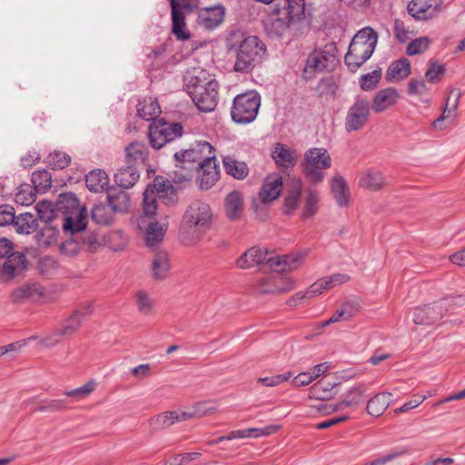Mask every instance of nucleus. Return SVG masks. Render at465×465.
<instances>
[{
	"mask_svg": "<svg viewBox=\"0 0 465 465\" xmlns=\"http://www.w3.org/2000/svg\"><path fill=\"white\" fill-rule=\"evenodd\" d=\"M213 214L208 203L193 202L185 210L180 226L179 239L185 246L197 244L210 231Z\"/></svg>",
	"mask_w": 465,
	"mask_h": 465,
	"instance_id": "1",
	"label": "nucleus"
},
{
	"mask_svg": "<svg viewBox=\"0 0 465 465\" xmlns=\"http://www.w3.org/2000/svg\"><path fill=\"white\" fill-rule=\"evenodd\" d=\"M184 86L197 108L204 113L212 112L218 103V82L205 70L193 68L184 75Z\"/></svg>",
	"mask_w": 465,
	"mask_h": 465,
	"instance_id": "2",
	"label": "nucleus"
},
{
	"mask_svg": "<svg viewBox=\"0 0 465 465\" xmlns=\"http://www.w3.org/2000/svg\"><path fill=\"white\" fill-rule=\"evenodd\" d=\"M304 0H280L275 5L274 13L277 17L269 18L265 24V31L270 37H282L291 24L299 22L305 15Z\"/></svg>",
	"mask_w": 465,
	"mask_h": 465,
	"instance_id": "3",
	"label": "nucleus"
},
{
	"mask_svg": "<svg viewBox=\"0 0 465 465\" xmlns=\"http://www.w3.org/2000/svg\"><path fill=\"white\" fill-rule=\"evenodd\" d=\"M378 42V34L364 27L353 36L344 61L351 72H356L372 55Z\"/></svg>",
	"mask_w": 465,
	"mask_h": 465,
	"instance_id": "4",
	"label": "nucleus"
},
{
	"mask_svg": "<svg viewBox=\"0 0 465 465\" xmlns=\"http://www.w3.org/2000/svg\"><path fill=\"white\" fill-rule=\"evenodd\" d=\"M56 212L63 214V230L84 231L87 226V209L80 206L76 195L73 193H62L55 202Z\"/></svg>",
	"mask_w": 465,
	"mask_h": 465,
	"instance_id": "5",
	"label": "nucleus"
},
{
	"mask_svg": "<svg viewBox=\"0 0 465 465\" xmlns=\"http://www.w3.org/2000/svg\"><path fill=\"white\" fill-rule=\"evenodd\" d=\"M266 53L265 45L255 35L245 37L235 49L233 69L237 73H249L257 66Z\"/></svg>",
	"mask_w": 465,
	"mask_h": 465,
	"instance_id": "6",
	"label": "nucleus"
},
{
	"mask_svg": "<svg viewBox=\"0 0 465 465\" xmlns=\"http://www.w3.org/2000/svg\"><path fill=\"white\" fill-rule=\"evenodd\" d=\"M302 171L306 180L317 185L324 179V171L331 166V159L325 148H311L304 153Z\"/></svg>",
	"mask_w": 465,
	"mask_h": 465,
	"instance_id": "7",
	"label": "nucleus"
},
{
	"mask_svg": "<svg viewBox=\"0 0 465 465\" xmlns=\"http://www.w3.org/2000/svg\"><path fill=\"white\" fill-rule=\"evenodd\" d=\"M261 106V96L256 91H250L235 96L231 116L237 124H250L257 116Z\"/></svg>",
	"mask_w": 465,
	"mask_h": 465,
	"instance_id": "8",
	"label": "nucleus"
},
{
	"mask_svg": "<svg viewBox=\"0 0 465 465\" xmlns=\"http://www.w3.org/2000/svg\"><path fill=\"white\" fill-rule=\"evenodd\" d=\"M64 233L69 234V238L63 242L59 247L62 254L74 257L77 255L82 249L89 252H94L101 246L97 236L92 232L64 230Z\"/></svg>",
	"mask_w": 465,
	"mask_h": 465,
	"instance_id": "9",
	"label": "nucleus"
},
{
	"mask_svg": "<svg viewBox=\"0 0 465 465\" xmlns=\"http://www.w3.org/2000/svg\"><path fill=\"white\" fill-rule=\"evenodd\" d=\"M463 301L461 296L448 297L432 304L418 307L413 312V322L416 324L431 325L440 321L450 307L462 305Z\"/></svg>",
	"mask_w": 465,
	"mask_h": 465,
	"instance_id": "10",
	"label": "nucleus"
},
{
	"mask_svg": "<svg viewBox=\"0 0 465 465\" xmlns=\"http://www.w3.org/2000/svg\"><path fill=\"white\" fill-rule=\"evenodd\" d=\"M214 149L210 143L199 141L193 143L189 149L174 153V162L182 163L194 171L201 168L212 159H214Z\"/></svg>",
	"mask_w": 465,
	"mask_h": 465,
	"instance_id": "11",
	"label": "nucleus"
},
{
	"mask_svg": "<svg viewBox=\"0 0 465 465\" xmlns=\"http://www.w3.org/2000/svg\"><path fill=\"white\" fill-rule=\"evenodd\" d=\"M183 134V126L180 123L157 120L151 123L148 130L150 144L154 149H161Z\"/></svg>",
	"mask_w": 465,
	"mask_h": 465,
	"instance_id": "12",
	"label": "nucleus"
},
{
	"mask_svg": "<svg viewBox=\"0 0 465 465\" xmlns=\"http://www.w3.org/2000/svg\"><path fill=\"white\" fill-rule=\"evenodd\" d=\"M335 46L331 45L325 49H315L312 52L306 61V65L302 72V77L309 81L317 72L331 70L336 62V56L333 54Z\"/></svg>",
	"mask_w": 465,
	"mask_h": 465,
	"instance_id": "13",
	"label": "nucleus"
},
{
	"mask_svg": "<svg viewBox=\"0 0 465 465\" xmlns=\"http://www.w3.org/2000/svg\"><path fill=\"white\" fill-rule=\"evenodd\" d=\"M370 102L362 96H357L348 109L344 127L348 133L359 131L364 127L370 115Z\"/></svg>",
	"mask_w": 465,
	"mask_h": 465,
	"instance_id": "14",
	"label": "nucleus"
},
{
	"mask_svg": "<svg viewBox=\"0 0 465 465\" xmlns=\"http://www.w3.org/2000/svg\"><path fill=\"white\" fill-rule=\"evenodd\" d=\"M169 187H173L169 180L157 176L153 184L145 188L143 193V213L145 216L153 217L157 210L156 196L168 191Z\"/></svg>",
	"mask_w": 465,
	"mask_h": 465,
	"instance_id": "15",
	"label": "nucleus"
},
{
	"mask_svg": "<svg viewBox=\"0 0 465 465\" xmlns=\"http://www.w3.org/2000/svg\"><path fill=\"white\" fill-rule=\"evenodd\" d=\"M28 267V261L24 252L11 253L3 262H0V281L8 282L22 273Z\"/></svg>",
	"mask_w": 465,
	"mask_h": 465,
	"instance_id": "16",
	"label": "nucleus"
},
{
	"mask_svg": "<svg viewBox=\"0 0 465 465\" xmlns=\"http://www.w3.org/2000/svg\"><path fill=\"white\" fill-rule=\"evenodd\" d=\"M440 6V0H411L408 5V13L416 20L432 18Z\"/></svg>",
	"mask_w": 465,
	"mask_h": 465,
	"instance_id": "17",
	"label": "nucleus"
},
{
	"mask_svg": "<svg viewBox=\"0 0 465 465\" xmlns=\"http://www.w3.org/2000/svg\"><path fill=\"white\" fill-rule=\"evenodd\" d=\"M148 217L143 215H140L135 220L133 221L134 223L136 224L139 230L146 229V244L149 247H153L158 244L163 239L164 233L166 232V225L160 224L159 223H146V219Z\"/></svg>",
	"mask_w": 465,
	"mask_h": 465,
	"instance_id": "18",
	"label": "nucleus"
},
{
	"mask_svg": "<svg viewBox=\"0 0 465 465\" xmlns=\"http://www.w3.org/2000/svg\"><path fill=\"white\" fill-rule=\"evenodd\" d=\"M224 15L222 5L203 8L197 15L196 24L206 30H213L223 22Z\"/></svg>",
	"mask_w": 465,
	"mask_h": 465,
	"instance_id": "19",
	"label": "nucleus"
},
{
	"mask_svg": "<svg viewBox=\"0 0 465 465\" xmlns=\"http://www.w3.org/2000/svg\"><path fill=\"white\" fill-rule=\"evenodd\" d=\"M171 6L172 34L179 41L191 38V33L186 27L185 14L178 10L176 0H169Z\"/></svg>",
	"mask_w": 465,
	"mask_h": 465,
	"instance_id": "20",
	"label": "nucleus"
},
{
	"mask_svg": "<svg viewBox=\"0 0 465 465\" xmlns=\"http://www.w3.org/2000/svg\"><path fill=\"white\" fill-rule=\"evenodd\" d=\"M198 173V183L201 190H209L218 181L220 172L216 163V158L207 161L201 168L196 170Z\"/></svg>",
	"mask_w": 465,
	"mask_h": 465,
	"instance_id": "21",
	"label": "nucleus"
},
{
	"mask_svg": "<svg viewBox=\"0 0 465 465\" xmlns=\"http://www.w3.org/2000/svg\"><path fill=\"white\" fill-rule=\"evenodd\" d=\"M282 188V178L278 174L269 175L265 178L259 193L260 200L263 203L276 200Z\"/></svg>",
	"mask_w": 465,
	"mask_h": 465,
	"instance_id": "22",
	"label": "nucleus"
},
{
	"mask_svg": "<svg viewBox=\"0 0 465 465\" xmlns=\"http://www.w3.org/2000/svg\"><path fill=\"white\" fill-rule=\"evenodd\" d=\"M125 164L134 165L138 170L148 158L147 146L142 142H133L125 147Z\"/></svg>",
	"mask_w": 465,
	"mask_h": 465,
	"instance_id": "23",
	"label": "nucleus"
},
{
	"mask_svg": "<svg viewBox=\"0 0 465 465\" xmlns=\"http://www.w3.org/2000/svg\"><path fill=\"white\" fill-rule=\"evenodd\" d=\"M272 157L278 166L286 169L292 168L297 163V154L294 150L287 145L277 143L272 151Z\"/></svg>",
	"mask_w": 465,
	"mask_h": 465,
	"instance_id": "24",
	"label": "nucleus"
},
{
	"mask_svg": "<svg viewBox=\"0 0 465 465\" xmlns=\"http://www.w3.org/2000/svg\"><path fill=\"white\" fill-rule=\"evenodd\" d=\"M340 382L322 379L309 389V397L319 401H328L337 394L335 390Z\"/></svg>",
	"mask_w": 465,
	"mask_h": 465,
	"instance_id": "25",
	"label": "nucleus"
},
{
	"mask_svg": "<svg viewBox=\"0 0 465 465\" xmlns=\"http://www.w3.org/2000/svg\"><path fill=\"white\" fill-rule=\"evenodd\" d=\"M302 192V182L300 179L293 180L292 184L287 190L285 196L282 213L285 215L291 216L298 208Z\"/></svg>",
	"mask_w": 465,
	"mask_h": 465,
	"instance_id": "26",
	"label": "nucleus"
},
{
	"mask_svg": "<svg viewBox=\"0 0 465 465\" xmlns=\"http://www.w3.org/2000/svg\"><path fill=\"white\" fill-rule=\"evenodd\" d=\"M107 201L113 213H124L130 207L129 193L121 187L107 190Z\"/></svg>",
	"mask_w": 465,
	"mask_h": 465,
	"instance_id": "27",
	"label": "nucleus"
},
{
	"mask_svg": "<svg viewBox=\"0 0 465 465\" xmlns=\"http://www.w3.org/2000/svg\"><path fill=\"white\" fill-rule=\"evenodd\" d=\"M83 320L74 312L71 316L67 318L65 321L63 328L53 333L52 335L48 336L44 340V343L46 346H53L60 341V337L62 335L69 336L72 335L81 325Z\"/></svg>",
	"mask_w": 465,
	"mask_h": 465,
	"instance_id": "28",
	"label": "nucleus"
},
{
	"mask_svg": "<svg viewBox=\"0 0 465 465\" xmlns=\"http://www.w3.org/2000/svg\"><path fill=\"white\" fill-rule=\"evenodd\" d=\"M359 184L364 189L377 192L381 191L387 184L385 175L379 170L369 169L361 175Z\"/></svg>",
	"mask_w": 465,
	"mask_h": 465,
	"instance_id": "29",
	"label": "nucleus"
},
{
	"mask_svg": "<svg viewBox=\"0 0 465 465\" xmlns=\"http://www.w3.org/2000/svg\"><path fill=\"white\" fill-rule=\"evenodd\" d=\"M169 254L165 251H159L153 254L152 259V277L156 281L164 280L170 272Z\"/></svg>",
	"mask_w": 465,
	"mask_h": 465,
	"instance_id": "30",
	"label": "nucleus"
},
{
	"mask_svg": "<svg viewBox=\"0 0 465 465\" xmlns=\"http://www.w3.org/2000/svg\"><path fill=\"white\" fill-rule=\"evenodd\" d=\"M224 210L229 220H239L243 211V199L242 193L237 191L230 193L224 201Z\"/></svg>",
	"mask_w": 465,
	"mask_h": 465,
	"instance_id": "31",
	"label": "nucleus"
},
{
	"mask_svg": "<svg viewBox=\"0 0 465 465\" xmlns=\"http://www.w3.org/2000/svg\"><path fill=\"white\" fill-rule=\"evenodd\" d=\"M140 177L139 170L134 165L126 164L114 173V182L123 189L133 187Z\"/></svg>",
	"mask_w": 465,
	"mask_h": 465,
	"instance_id": "32",
	"label": "nucleus"
},
{
	"mask_svg": "<svg viewBox=\"0 0 465 465\" xmlns=\"http://www.w3.org/2000/svg\"><path fill=\"white\" fill-rule=\"evenodd\" d=\"M399 94L395 88L389 87L379 91L373 97L372 109L375 113H381L393 105L397 102Z\"/></svg>",
	"mask_w": 465,
	"mask_h": 465,
	"instance_id": "33",
	"label": "nucleus"
},
{
	"mask_svg": "<svg viewBox=\"0 0 465 465\" xmlns=\"http://www.w3.org/2000/svg\"><path fill=\"white\" fill-rule=\"evenodd\" d=\"M331 193L340 207H346L350 203V191L346 181L340 175L334 176L331 181Z\"/></svg>",
	"mask_w": 465,
	"mask_h": 465,
	"instance_id": "34",
	"label": "nucleus"
},
{
	"mask_svg": "<svg viewBox=\"0 0 465 465\" xmlns=\"http://www.w3.org/2000/svg\"><path fill=\"white\" fill-rule=\"evenodd\" d=\"M161 114V107L157 99L148 97L137 104V115L145 121H157L155 118Z\"/></svg>",
	"mask_w": 465,
	"mask_h": 465,
	"instance_id": "35",
	"label": "nucleus"
},
{
	"mask_svg": "<svg viewBox=\"0 0 465 465\" xmlns=\"http://www.w3.org/2000/svg\"><path fill=\"white\" fill-rule=\"evenodd\" d=\"M391 398L392 394L390 392H381L373 396L366 406L368 414L374 417L381 416L391 404Z\"/></svg>",
	"mask_w": 465,
	"mask_h": 465,
	"instance_id": "36",
	"label": "nucleus"
},
{
	"mask_svg": "<svg viewBox=\"0 0 465 465\" xmlns=\"http://www.w3.org/2000/svg\"><path fill=\"white\" fill-rule=\"evenodd\" d=\"M85 183L89 191L94 193L102 192L107 189L109 177L104 170L95 169L86 174Z\"/></svg>",
	"mask_w": 465,
	"mask_h": 465,
	"instance_id": "37",
	"label": "nucleus"
},
{
	"mask_svg": "<svg viewBox=\"0 0 465 465\" xmlns=\"http://www.w3.org/2000/svg\"><path fill=\"white\" fill-rule=\"evenodd\" d=\"M17 233L30 234L38 227V222L35 216L30 213H24L15 215V221L13 223Z\"/></svg>",
	"mask_w": 465,
	"mask_h": 465,
	"instance_id": "38",
	"label": "nucleus"
},
{
	"mask_svg": "<svg viewBox=\"0 0 465 465\" xmlns=\"http://www.w3.org/2000/svg\"><path fill=\"white\" fill-rule=\"evenodd\" d=\"M411 74V64L407 58H401L393 62L386 72V79L389 82L401 80Z\"/></svg>",
	"mask_w": 465,
	"mask_h": 465,
	"instance_id": "39",
	"label": "nucleus"
},
{
	"mask_svg": "<svg viewBox=\"0 0 465 465\" xmlns=\"http://www.w3.org/2000/svg\"><path fill=\"white\" fill-rule=\"evenodd\" d=\"M223 167L227 174L241 180L248 175V167L244 162L238 161L227 155L223 160Z\"/></svg>",
	"mask_w": 465,
	"mask_h": 465,
	"instance_id": "40",
	"label": "nucleus"
},
{
	"mask_svg": "<svg viewBox=\"0 0 465 465\" xmlns=\"http://www.w3.org/2000/svg\"><path fill=\"white\" fill-rule=\"evenodd\" d=\"M40 294H42V290L38 283H27L14 290L11 297L15 302L19 303Z\"/></svg>",
	"mask_w": 465,
	"mask_h": 465,
	"instance_id": "41",
	"label": "nucleus"
},
{
	"mask_svg": "<svg viewBox=\"0 0 465 465\" xmlns=\"http://www.w3.org/2000/svg\"><path fill=\"white\" fill-rule=\"evenodd\" d=\"M59 235V229L57 226L45 223L35 235L36 242L39 246H50L56 242Z\"/></svg>",
	"mask_w": 465,
	"mask_h": 465,
	"instance_id": "42",
	"label": "nucleus"
},
{
	"mask_svg": "<svg viewBox=\"0 0 465 465\" xmlns=\"http://www.w3.org/2000/svg\"><path fill=\"white\" fill-rule=\"evenodd\" d=\"M195 172L185 164L175 162L174 170L170 174V178L173 183L184 186L192 181Z\"/></svg>",
	"mask_w": 465,
	"mask_h": 465,
	"instance_id": "43",
	"label": "nucleus"
},
{
	"mask_svg": "<svg viewBox=\"0 0 465 465\" xmlns=\"http://www.w3.org/2000/svg\"><path fill=\"white\" fill-rule=\"evenodd\" d=\"M365 392L366 387L364 385H359L351 389L344 394L342 404L346 408H356L364 401Z\"/></svg>",
	"mask_w": 465,
	"mask_h": 465,
	"instance_id": "44",
	"label": "nucleus"
},
{
	"mask_svg": "<svg viewBox=\"0 0 465 465\" xmlns=\"http://www.w3.org/2000/svg\"><path fill=\"white\" fill-rule=\"evenodd\" d=\"M113 213L109 206L100 203L92 208L91 218L97 224H109L113 221Z\"/></svg>",
	"mask_w": 465,
	"mask_h": 465,
	"instance_id": "45",
	"label": "nucleus"
},
{
	"mask_svg": "<svg viewBox=\"0 0 465 465\" xmlns=\"http://www.w3.org/2000/svg\"><path fill=\"white\" fill-rule=\"evenodd\" d=\"M177 411H168L153 417L150 420V426L153 430L168 428L177 422Z\"/></svg>",
	"mask_w": 465,
	"mask_h": 465,
	"instance_id": "46",
	"label": "nucleus"
},
{
	"mask_svg": "<svg viewBox=\"0 0 465 465\" xmlns=\"http://www.w3.org/2000/svg\"><path fill=\"white\" fill-rule=\"evenodd\" d=\"M70 163L71 157L67 153L59 151H54L46 157V164L52 169H64Z\"/></svg>",
	"mask_w": 465,
	"mask_h": 465,
	"instance_id": "47",
	"label": "nucleus"
},
{
	"mask_svg": "<svg viewBox=\"0 0 465 465\" xmlns=\"http://www.w3.org/2000/svg\"><path fill=\"white\" fill-rule=\"evenodd\" d=\"M318 202V192L313 189H308L305 205L302 213V219L310 218L316 213Z\"/></svg>",
	"mask_w": 465,
	"mask_h": 465,
	"instance_id": "48",
	"label": "nucleus"
},
{
	"mask_svg": "<svg viewBox=\"0 0 465 465\" xmlns=\"http://www.w3.org/2000/svg\"><path fill=\"white\" fill-rule=\"evenodd\" d=\"M136 306L140 313L151 315L153 313V303L148 293L144 291H138L135 294Z\"/></svg>",
	"mask_w": 465,
	"mask_h": 465,
	"instance_id": "49",
	"label": "nucleus"
},
{
	"mask_svg": "<svg viewBox=\"0 0 465 465\" xmlns=\"http://www.w3.org/2000/svg\"><path fill=\"white\" fill-rule=\"evenodd\" d=\"M95 388L96 382L94 380H91L79 388L64 391V394L76 400H83L88 397Z\"/></svg>",
	"mask_w": 465,
	"mask_h": 465,
	"instance_id": "50",
	"label": "nucleus"
},
{
	"mask_svg": "<svg viewBox=\"0 0 465 465\" xmlns=\"http://www.w3.org/2000/svg\"><path fill=\"white\" fill-rule=\"evenodd\" d=\"M337 86L332 78L321 80L316 87L318 96L321 98H333L336 94Z\"/></svg>",
	"mask_w": 465,
	"mask_h": 465,
	"instance_id": "51",
	"label": "nucleus"
},
{
	"mask_svg": "<svg viewBox=\"0 0 465 465\" xmlns=\"http://www.w3.org/2000/svg\"><path fill=\"white\" fill-rule=\"evenodd\" d=\"M36 211L40 220L45 223H48L55 217L54 210L51 202L42 201L36 204Z\"/></svg>",
	"mask_w": 465,
	"mask_h": 465,
	"instance_id": "52",
	"label": "nucleus"
},
{
	"mask_svg": "<svg viewBox=\"0 0 465 465\" xmlns=\"http://www.w3.org/2000/svg\"><path fill=\"white\" fill-rule=\"evenodd\" d=\"M381 76V70H374L369 74L362 75L360 79L361 88L368 91L373 89Z\"/></svg>",
	"mask_w": 465,
	"mask_h": 465,
	"instance_id": "53",
	"label": "nucleus"
},
{
	"mask_svg": "<svg viewBox=\"0 0 465 465\" xmlns=\"http://www.w3.org/2000/svg\"><path fill=\"white\" fill-rule=\"evenodd\" d=\"M32 182L36 188L45 189L51 187V174L46 170H41L33 173Z\"/></svg>",
	"mask_w": 465,
	"mask_h": 465,
	"instance_id": "54",
	"label": "nucleus"
},
{
	"mask_svg": "<svg viewBox=\"0 0 465 465\" xmlns=\"http://www.w3.org/2000/svg\"><path fill=\"white\" fill-rule=\"evenodd\" d=\"M429 39L427 37H420L412 40L406 48L408 55H415L423 53L429 47Z\"/></svg>",
	"mask_w": 465,
	"mask_h": 465,
	"instance_id": "55",
	"label": "nucleus"
},
{
	"mask_svg": "<svg viewBox=\"0 0 465 465\" xmlns=\"http://www.w3.org/2000/svg\"><path fill=\"white\" fill-rule=\"evenodd\" d=\"M446 69L443 64H439L436 62H430V66L425 72V76L430 83H437L440 76H442Z\"/></svg>",
	"mask_w": 465,
	"mask_h": 465,
	"instance_id": "56",
	"label": "nucleus"
},
{
	"mask_svg": "<svg viewBox=\"0 0 465 465\" xmlns=\"http://www.w3.org/2000/svg\"><path fill=\"white\" fill-rule=\"evenodd\" d=\"M15 221V208L10 204L0 205V226L13 224Z\"/></svg>",
	"mask_w": 465,
	"mask_h": 465,
	"instance_id": "57",
	"label": "nucleus"
},
{
	"mask_svg": "<svg viewBox=\"0 0 465 465\" xmlns=\"http://www.w3.org/2000/svg\"><path fill=\"white\" fill-rule=\"evenodd\" d=\"M66 408L64 400H45L41 405L36 408V411H57Z\"/></svg>",
	"mask_w": 465,
	"mask_h": 465,
	"instance_id": "58",
	"label": "nucleus"
},
{
	"mask_svg": "<svg viewBox=\"0 0 465 465\" xmlns=\"http://www.w3.org/2000/svg\"><path fill=\"white\" fill-rule=\"evenodd\" d=\"M292 373L289 371L284 374L275 375L272 377L259 378L258 382L267 387H274L288 381L292 377Z\"/></svg>",
	"mask_w": 465,
	"mask_h": 465,
	"instance_id": "59",
	"label": "nucleus"
},
{
	"mask_svg": "<svg viewBox=\"0 0 465 465\" xmlns=\"http://www.w3.org/2000/svg\"><path fill=\"white\" fill-rule=\"evenodd\" d=\"M428 92V87L422 79H411L408 84V94L422 95Z\"/></svg>",
	"mask_w": 465,
	"mask_h": 465,
	"instance_id": "60",
	"label": "nucleus"
},
{
	"mask_svg": "<svg viewBox=\"0 0 465 465\" xmlns=\"http://www.w3.org/2000/svg\"><path fill=\"white\" fill-rule=\"evenodd\" d=\"M327 282L323 278L319 279L312 283L308 290L305 291L308 299L318 296L322 293L323 290H328Z\"/></svg>",
	"mask_w": 465,
	"mask_h": 465,
	"instance_id": "61",
	"label": "nucleus"
},
{
	"mask_svg": "<svg viewBox=\"0 0 465 465\" xmlns=\"http://www.w3.org/2000/svg\"><path fill=\"white\" fill-rule=\"evenodd\" d=\"M248 252H251L252 257V262L255 265L262 264L267 262V258L269 252L265 249H261L259 247H252L248 249Z\"/></svg>",
	"mask_w": 465,
	"mask_h": 465,
	"instance_id": "62",
	"label": "nucleus"
},
{
	"mask_svg": "<svg viewBox=\"0 0 465 465\" xmlns=\"http://www.w3.org/2000/svg\"><path fill=\"white\" fill-rule=\"evenodd\" d=\"M394 35L397 40L404 43L409 39V31L406 29L404 23L400 19L394 20Z\"/></svg>",
	"mask_w": 465,
	"mask_h": 465,
	"instance_id": "63",
	"label": "nucleus"
},
{
	"mask_svg": "<svg viewBox=\"0 0 465 465\" xmlns=\"http://www.w3.org/2000/svg\"><path fill=\"white\" fill-rule=\"evenodd\" d=\"M323 279L327 282V288L329 290L348 282L350 277L345 273H335L331 276L323 277Z\"/></svg>",
	"mask_w": 465,
	"mask_h": 465,
	"instance_id": "64",
	"label": "nucleus"
}]
</instances>
